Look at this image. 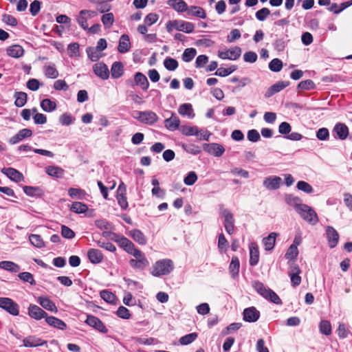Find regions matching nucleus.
I'll return each instance as SVG.
<instances>
[{"mask_svg": "<svg viewBox=\"0 0 352 352\" xmlns=\"http://www.w3.org/2000/svg\"><path fill=\"white\" fill-rule=\"evenodd\" d=\"M85 322L90 327L94 328L97 331L102 333H107L108 332L107 328L105 327L104 323L97 317L88 315Z\"/></svg>", "mask_w": 352, "mask_h": 352, "instance_id": "9", "label": "nucleus"}, {"mask_svg": "<svg viewBox=\"0 0 352 352\" xmlns=\"http://www.w3.org/2000/svg\"><path fill=\"white\" fill-rule=\"evenodd\" d=\"M220 214L224 218V227L229 234H232L234 231V219L233 214L223 206H220Z\"/></svg>", "mask_w": 352, "mask_h": 352, "instance_id": "7", "label": "nucleus"}, {"mask_svg": "<svg viewBox=\"0 0 352 352\" xmlns=\"http://www.w3.org/2000/svg\"><path fill=\"white\" fill-rule=\"evenodd\" d=\"M0 308L6 310L10 314L16 316L19 314V306L10 298H0Z\"/></svg>", "mask_w": 352, "mask_h": 352, "instance_id": "5", "label": "nucleus"}, {"mask_svg": "<svg viewBox=\"0 0 352 352\" xmlns=\"http://www.w3.org/2000/svg\"><path fill=\"white\" fill-rule=\"evenodd\" d=\"M285 200L287 204L289 206H293L296 212L300 209V206H302L303 204H302L301 199L296 196H294L293 195H286L285 197Z\"/></svg>", "mask_w": 352, "mask_h": 352, "instance_id": "38", "label": "nucleus"}, {"mask_svg": "<svg viewBox=\"0 0 352 352\" xmlns=\"http://www.w3.org/2000/svg\"><path fill=\"white\" fill-rule=\"evenodd\" d=\"M196 54L197 50L195 48H187L183 52L182 58L184 62L188 63L194 58Z\"/></svg>", "mask_w": 352, "mask_h": 352, "instance_id": "49", "label": "nucleus"}, {"mask_svg": "<svg viewBox=\"0 0 352 352\" xmlns=\"http://www.w3.org/2000/svg\"><path fill=\"white\" fill-rule=\"evenodd\" d=\"M164 65L167 70L174 71L178 67V62L171 57H166L164 61Z\"/></svg>", "mask_w": 352, "mask_h": 352, "instance_id": "51", "label": "nucleus"}, {"mask_svg": "<svg viewBox=\"0 0 352 352\" xmlns=\"http://www.w3.org/2000/svg\"><path fill=\"white\" fill-rule=\"evenodd\" d=\"M24 49L19 45H12L6 49V53L8 56L19 58L23 56Z\"/></svg>", "mask_w": 352, "mask_h": 352, "instance_id": "22", "label": "nucleus"}, {"mask_svg": "<svg viewBox=\"0 0 352 352\" xmlns=\"http://www.w3.org/2000/svg\"><path fill=\"white\" fill-rule=\"evenodd\" d=\"M204 149L210 154L216 157H221L225 151L223 146L217 143L206 144Z\"/></svg>", "mask_w": 352, "mask_h": 352, "instance_id": "19", "label": "nucleus"}, {"mask_svg": "<svg viewBox=\"0 0 352 352\" xmlns=\"http://www.w3.org/2000/svg\"><path fill=\"white\" fill-rule=\"evenodd\" d=\"M68 194L72 199H82L86 192L80 188H70L68 190Z\"/></svg>", "mask_w": 352, "mask_h": 352, "instance_id": "47", "label": "nucleus"}, {"mask_svg": "<svg viewBox=\"0 0 352 352\" xmlns=\"http://www.w3.org/2000/svg\"><path fill=\"white\" fill-rule=\"evenodd\" d=\"M41 107L44 111L52 112L56 109V104L55 102L46 98L41 100Z\"/></svg>", "mask_w": 352, "mask_h": 352, "instance_id": "46", "label": "nucleus"}, {"mask_svg": "<svg viewBox=\"0 0 352 352\" xmlns=\"http://www.w3.org/2000/svg\"><path fill=\"white\" fill-rule=\"evenodd\" d=\"M240 263L236 256H233L230 262L229 270L233 278H235L239 272Z\"/></svg>", "mask_w": 352, "mask_h": 352, "instance_id": "45", "label": "nucleus"}, {"mask_svg": "<svg viewBox=\"0 0 352 352\" xmlns=\"http://www.w3.org/2000/svg\"><path fill=\"white\" fill-rule=\"evenodd\" d=\"M14 98H15L14 104L18 107H22L27 102L28 95L23 91H16Z\"/></svg>", "mask_w": 352, "mask_h": 352, "instance_id": "40", "label": "nucleus"}, {"mask_svg": "<svg viewBox=\"0 0 352 352\" xmlns=\"http://www.w3.org/2000/svg\"><path fill=\"white\" fill-rule=\"evenodd\" d=\"M173 262L170 259H161L154 263L151 274L154 276L167 275L173 270Z\"/></svg>", "mask_w": 352, "mask_h": 352, "instance_id": "1", "label": "nucleus"}, {"mask_svg": "<svg viewBox=\"0 0 352 352\" xmlns=\"http://www.w3.org/2000/svg\"><path fill=\"white\" fill-rule=\"evenodd\" d=\"M276 236V232H271L267 237L263 238V244L266 251H270L274 248Z\"/></svg>", "mask_w": 352, "mask_h": 352, "instance_id": "32", "label": "nucleus"}, {"mask_svg": "<svg viewBox=\"0 0 352 352\" xmlns=\"http://www.w3.org/2000/svg\"><path fill=\"white\" fill-rule=\"evenodd\" d=\"M2 173L15 182H19L24 179L21 173L13 168H3L1 170Z\"/></svg>", "mask_w": 352, "mask_h": 352, "instance_id": "16", "label": "nucleus"}, {"mask_svg": "<svg viewBox=\"0 0 352 352\" xmlns=\"http://www.w3.org/2000/svg\"><path fill=\"white\" fill-rule=\"evenodd\" d=\"M19 278L24 282L29 283L32 285H36V282L34 279L32 274L30 272H21L18 275Z\"/></svg>", "mask_w": 352, "mask_h": 352, "instance_id": "61", "label": "nucleus"}, {"mask_svg": "<svg viewBox=\"0 0 352 352\" xmlns=\"http://www.w3.org/2000/svg\"><path fill=\"white\" fill-rule=\"evenodd\" d=\"M282 179L278 176L266 177L263 181V186L268 190H276L280 188Z\"/></svg>", "mask_w": 352, "mask_h": 352, "instance_id": "17", "label": "nucleus"}, {"mask_svg": "<svg viewBox=\"0 0 352 352\" xmlns=\"http://www.w3.org/2000/svg\"><path fill=\"white\" fill-rule=\"evenodd\" d=\"M124 74V67L121 62H115L111 68V74L113 78H118Z\"/></svg>", "mask_w": 352, "mask_h": 352, "instance_id": "37", "label": "nucleus"}, {"mask_svg": "<svg viewBox=\"0 0 352 352\" xmlns=\"http://www.w3.org/2000/svg\"><path fill=\"white\" fill-rule=\"evenodd\" d=\"M167 4L178 12H187L188 6L184 0H168Z\"/></svg>", "mask_w": 352, "mask_h": 352, "instance_id": "24", "label": "nucleus"}, {"mask_svg": "<svg viewBox=\"0 0 352 352\" xmlns=\"http://www.w3.org/2000/svg\"><path fill=\"white\" fill-rule=\"evenodd\" d=\"M70 210L75 213L82 214L88 210V206L84 203L75 201L72 204Z\"/></svg>", "mask_w": 352, "mask_h": 352, "instance_id": "44", "label": "nucleus"}, {"mask_svg": "<svg viewBox=\"0 0 352 352\" xmlns=\"http://www.w3.org/2000/svg\"><path fill=\"white\" fill-rule=\"evenodd\" d=\"M197 180V175L194 171H190L184 177V182L187 186L193 185Z\"/></svg>", "mask_w": 352, "mask_h": 352, "instance_id": "62", "label": "nucleus"}, {"mask_svg": "<svg viewBox=\"0 0 352 352\" xmlns=\"http://www.w3.org/2000/svg\"><path fill=\"white\" fill-rule=\"evenodd\" d=\"M46 173L51 177L60 178L64 175V170L59 166H49L46 167Z\"/></svg>", "mask_w": 352, "mask_h": 352, "instance_id": "39", "label": "nucleus"}, {"mask_svg": "<svg viewBox=\"0 0 352 352\" xmlns=\"http://www.w3.org/2000/svg\"><path fill=\"white\" fill-rule=\"evenodd\" d=\"M28 316L36 320H40L42 318H45L47 314L40 307L36 305L30 304L28 308Z\"/></svg>", "mask_w": 352, "mask_h": 352, "instance_id": "12", "label": "nucleus"}, {"mask_svg": "<svg viewBox=\"0 0 352 352\" xmlns=\"http://www.w3.org/2000/svg\"><path fill=\"white\" fill-rule=\"evenodd\" d=\"M283 67V63L278 58H274L269 63V68L271 71L278 72L281 70Z\"/></svg>", "mask_w": 352, "mask_h": 352, "instance_id": "57", "label": "nucleus"}, {"mask_svg": "<svg viewBox=\"0 0 352 352\" xmlns=\"http://www.w3.org/2000/svg\"><path fill=\"white\" fill-rule=\"evenodd\" d=\"M289 81H279L271 87H270L266 91L265 94V98H270L275 94L280 91L287 86H289Z\"/></svg>", "mask_w": 352, "mask_h": 352, "instance_id": "15", "label": "nucleus"}, {"mask_svg": "<svg viewBox=\"0 0 352 352\" xmlns=\"http://www.w3.org/2000/svg\"><path fill=\"white\" fill-rule=\"evenodd\" d=\"M298 213L306 221L312 225L317 223L318 219L316 212L309 206L304 204L300 206Z\"/></svg>", "mask_w": 352, "mask_h": 352, "instance_id": "4", "label": "nucleus"}, {"mask_svg": "<svg viewBox=\"0 0 352 352\" xmlns=\"http://www.w3.org/2000/svg\"><path fill=\"white\" fill-rule=\"evenodd\" d=\"M39 305L46 310L56 313L58 309L55 303L46 296H39L37 298Z\"/></svg>", "mask_w": 352, "mask_h": 352, "instance_id": "20", "label": "nucleus"}, {"mask_svg": "<svg viewBox=\"0 0 352 352\" xmlns=\"http://www.w3.org/2000/svg\"><path fill=\"white\" fill-rule=\"evenodd\" d=\"M93 71L94 74L102 80H107L109 77V71L106 65L102 62L96 63L93 65Z\"/></svg>", "mask_w": 352, "mask_h": 352, "instance_id": "13", "label": "nucleus"}, {"mask_svg": "<svg viewBox=\"0 0 352 352\" xmlns=\"http://www.w3.org/2000/svg\"><path fill=\"white\" fill-rule=\"evenodd\" d=\"M165 126L169 131H175L179 128L180 120L175 114L172 113L169 118L165 120Z\"/></svg>", "mask_w": 352, "mask_h": 352, "instance_id": "26", "label": "nucleus"}, {"mask_svg": "<svg viewBox=\"0 0 352 352\" xmlns=\"http://www.w3.org/2000/svg\"><path fill=\"white\" fill-rule=\"evenodd\" d=\"M241 54V50L239 47H234L226 51H219L218 56L221 59L236 60Z\"/></svg>", "mask_w": 352, "mask_h": 352, "instance_id": "10", "label": "nucleus"}, {"mask_svg": "<svg viewBox=\"0 0 352 352\" xmlns=\"http://www.w3.org/2000/svg\"><path fill=\"white\" fill-rule=\"evenodd\" d=\"M296 187L298 190L306 193H311L314 191L313 187L307 182L300 181L297 183Z\"/></svg>", "mask_w": 352, "mask_h": 352, "instance_id": "59", "label": "nucleus"}, {"mask_svg": "<svg viewBox=\"0 0 352 352\" xmlns=\"http://www.w3.org/2000/svg\"><path fill=\"white\" fill-rule=\"evenodd\" d=\"M298 255V248L296 245H291L285 255V258L289 260L294 261L297 258Z\"/></svg>", "mask_w": 352, "mask_h": 352, "instance_id": "50", "label": "nucleus"}, {"mask_svg": "<svg viewBox=\"0 0 352 352\" xmlns=\"http://www.w3.org/2000/svg\"><path fill=\"white\" fill-rule=\"evenodd\" d=\"M97 15V12L95 11L82 10L80 12L79 15L77 17V22L79 25L84 30L88 29V24L87 23V19H91Z\"/></svg>", "mask_w": 352, "mask_h": 352, "instance_id": "11", "label": "nucleus"}, {"mask_svg": "<svg viewBox=\"0 0 352 352\" xmlns=\"http://www.w3.org/2000/svg\"><path fill=\"white\" fill-rule=\"evenodd\" d=\"M29 240L32 245L38 248L45 247V243L38 234H32L29 236Z\"/></svg>", "mask_w": 352, "mask_h": 352, "instance_id": "48", "label": "nucleus"}, {"mask_svg": "<svg viewBox=\"0 0 352 352\" xmlns=\"http://www.w3.org/2000/svg\"><path fill=\"white\" fill-rule=\"evenodd\" d=\"M316 138L319 140L325 141L329 138V132L327 128H320L316 132Z\"/></svg>", "mask_w": 352, "mask_h": 352, "instance_id": "64", "label": "nucleus"}, {"mask_svg": "<svg viewBox=\"0 0 352 352\" xmlns=\"http://www.w3.org/2000/svg\"><path fill=\"white\" fill-rule=\"evenodd\" d=\"M195 25L191 22L178 21L177 20L169 21L166 24V30L168 32L173 30L182 31L186 33H192L194 31Z\"/></svg>", "mask_w": 352, "mask_h": 352, "instance_id": "2", "label": "nucleus"}, {"mask_svg": "<svg viewBox=\"0 0 352 352\" xmlns=\"http://www.w3.org/2000/svg\"><path fill=\"white\" fill-rule=\"evenodd\" d=\"M133 116L139 122L148 125H153L158 120V116L157 114L151 111H134Z\"/></svg>", "mask_w": 352, "mask_h": 352, "instance_id": "3", "label": "nucleus"}, {"mask_svg": "<svg viewBox=\"0 0 352 352\" xmlns=\"http://www.w3.org/2000/svg\"><path fill=\"white\" fill-rule=\"evenodd\" d=\"M315 84L311 80H305L300 82L298 85V89L311 90L314 89Z\"/></svg>", "mask_w": 352, "mask_h": 352, "instance_id": "60", "label": "nucleus"}, {"mask_svg": "<svg viewBox=\"0 0 352 352\" xmlns=\"http://www.w3.org/2000/svg\"><path fill=\"white\" fill-rule=\"evenodd\" d=\"M45 321L50 326L57 328L58 329L64 330L67 327V325L64 321L54 316H47L45 318Z\"/></svg>", "mask_w": 352, "mask_h": 352, "instance_id": "27", "label": "nucleus"}, {"mask_svg": "<svg viewBox=\"0 0 352 352\" xmlns=\"http://www.w3.org/2000/svg\"><path fill=\"white\" fill-rule=\"evenodd\" d=\"M111 239L117 242L128 254L133 255L135 252L136 253L140 250L135 248L130 240L124 236H119L118 234H113V237Z\"/></svg>", "mask_w": 352, "mask_h": 352, "instance_id": "6", "label": "nucleus"}, {"mask_svg": "<svg viewBox=\"0 0 352 352\" xmlns=\"http://www.w3.org/2000/svg\"><path fill=\"white\" fill-rule=\"evenodd\" d=\"M86 52L89 58L93 62L98 60L103 55L100 50L94 47H87Z\"/></svg>", "mask_w": 352, "mask_h": 352, "instance_id": "42", "label": "nucleus"}, {"mask_svg": "<svg viewBox=\"0 0 352 352\" xmlns=\"http://www.w3.org/2000/svg\"><path fill=\"white\" fill-rule=\"evenodd\" d=\"M250 265H256L259 260V251L258 246L255 243H251L250 245Z\"/></svg>", "mask_w": 352, "mask_h": 352, "instance_id": "28", "label": "nucleus"}, {"mask_svg": "<svg viewBox=\"0 0 352 352\" xmlns=\"http://www.w3.org/2000/svg\"><path fill=\"white\" fill-rule=\"evenodd\" d=\"M100 297L106 302L113 304L116 302V296L108 290H102L100 293Z\"/></svg>", "mask_w": 352, "mask_h": 352, "instance_id": "52", "label": "nucleus"}, {"mask_svg": "<svg viewBox=\"0 0 352 352\" xmlns=\"http://www.w3.org/2000/svg\"><path fill=\"white\" fill-rule=\"evenodd\" d=\"M178 112L180 115L187 116L189 118H193L195 117L192 106L190 103L181 104L178 109Z\"/></svg>", "mask_w": 352, "mask_h": 352, "instance_id": "36", "label": "nucleus"}, {"mask_svg": "<svg viewBox=\"0 0 352 352\" xmlns=\"http://www.w3.org/2000/svg\"><path fill=\"white\" fill-rule=\"evenodd\" d=\"M23 346L25 347H36L47 344V342L35 336H29L23 340Z\"/></svg>", "mask_w": 352, "mask_h": 352, "instance_id": "18", "label": "nucleus"}, {"mask_svg": "<svg viewBox=\"0 0 352 352\" xmlns=\"http://www.w3.org/2000/svg\"><path fill=\"white\" fill-rule=\"evenodd\" d=\"M252 287L263 298H266L267 294L270 289L266 287L264 284L259 281H254L252 283Z\"/></svg>", "mask_w": 352, "mask_h": 352, "instance_id": "41", "label": "nucleus"}, {"mask_svg": "<svg viewBox=\"0 0 352 352\" xmlns=\"http://www.w3.org/2000/svg\"><path fill=\"white\" fill-rule=\"evenodd\" d=\"M130 236L137 243L140 245H145L147 242L145 235L138 229H134L130 231Z\"/></svg>", "mask_w": 352, "mask_h": 352, "instance_id": "35", "label": "nucleus"}, {"mask_svg": "<svg viewBox=\"0 0 352 352\" xmlns=\"http://www.w3.org/2000/svg\"><path fill=\"white\" fill-rule=\"evenodd\" d=\"M43 72L48 78L55 79L58 76V72L54 63L45 64L43 66Z\"/></svg>", "mask_w": 352, "mask_h": 352, "instance_id": "31", "label": "nucleus"}, {"mask_svg": "<svg viewBox=\"0 0 352 352\" xmlns=\"http://www.w3.org/2000/svg\"><path fill=\"white\" fill-rule=\"evenodd\" d=\"M326 232L329 247L331 248H335L337 245L339 240V234L338 232L333 227L327 226Z\"/></svg>", "mask_w": 352, "mask_h": 352, "instance_id": "21", "label": "nucleus"}, {"mask_svg": "<svg viewBox=\"0 0 352 352\" xmlns=\"http://www.w3.org/2000/svg\"><path fill=\"white\" fill-rule=\"evenodd\" d=\"M321 333L329 336L331 333V326L328 320H322L319 325Z\"/></svg>", "mask_w": 352, "mask_h": 352, "instance_id": "56", "label": "nucleus"}, {"mask_svg": "<svg viewBox=\"0 0 352 352\" xmlns=\"http://www.w3.org/2000/svg\"><path fill=\"white\" fill-rule=\"evenodd\" d=\"M101 21L106 28H110L114 23V16L109 12L102 15Z\"/></svg>", "mask_w": 352, "mask_h": 352, "instance_id": "53", "label": "nucleus"}, {"mask_svg": "<svg viewBox=\"0 0 352 352\" xmlns=\"http://www.w3.org/2000/svg\"><path fill=\"white\" fill-rule=\"evenodd\" d=\"M0 268L10 272L16 273L21 268L16 263L10 261H3L0 262Z\"/></svg>", "mask_w": 352, "mask_h": 352, "instance_id": "34", "label": "nucleus"}, {"mask_svg": "<svg viewBox=\"0 0 352 352\" xmlns=\"http://www.w3.org/2000/svg\"><path fill=\"white\" fill-rule=\"evenodd\" d=\"M243 320L248 322H254L260 317V312L254 307H250L243 310Z\"/></svg>", "mask_w": 352, "mask_h": 352, "instance_id": "14", "label": "nucleus"}, {"mask_svg": "<svg viewBox=\"0 0 352 352\" xmlns=\"http://www.w3.org/2000/svg\"><path fill=\"white\" fill-rule=\"evenodd\" d=\"M218 248L222 252H226L228 248V242L223 234H220L219 235Z\"/></svg>", "mask_w": 352, "mask_h": 352, "instance_id": "58", "label": "nucleus"}, {"mask_svg": "<svg viewBox=\"0 0 352 352\" xmlns=\"http://www.w3.org/2000/svg\"><path fill=\"white\" fill-rule=\"evenodd\" d=\"M333 131L336 133L339 139L345 140L349 135V129L347 126L343 123H338L335 125Z\"/></svg>", "mask_w": 352, "mask_h": 352, "instance_id": "29", "label": "nucleus"}, {"mask_svg": "<svg viewBox=\"0 0 352 352\" xmlns=\"http://www.w3.org/2000/svg\"><path fill=\"white\" fill-rule=\"evenodd\" d=\"M87 256L91 263L94 264L100 263L103 259V254L98 249H90L87 252Z\"/></svg>", "mask_w": 352, "mask_h": 352, "instance_id": "25", "label": "nucleus"}, {"mask_svg": "<svg viewBox=\"0 0 352 352\" xmlns=\"http://www.w3.org/2000/svg\"><path fill=\"white\" fill-rule=\"evenodd\" d=\"M131 48V42L129 36L127 34H122L119 40L118 51L124 54L129 51Z\"/></svg>", "mask_w": 352, "mask_h": 352, "instance_id": "23", "label": "nucleus"}, {"mask_svg": "<svg viewBox=\"0 0 352 352\" xmlns=\"http://www.w3.org/2000/svg\"><path fill=\"white\" fill-rule=\"evenodd\" d=\"M197 338V333H191L180 338L179 343L182 345H187L194 342Z\"/></svg>", "mask_w": 352, "mask_h": 352, "instance_id": "55", "label": "nucleus"}, {"mask_svg": "<svg viewBox=\"0 0 352 352\" xmlns=\"http://www.w3.org/2000/svg\"><path fill=\"white\" fill-rule=\"evenodd\" d=\"M187 15L197 16L201 19H206V14L205 10L199 6H190L187 10Z\"/></svg>", "mask_w": 352, "mask_h": 352, "instance_id": "33", "label": "nucleus"}, {"mask_svg": "<svg viewBox=\"0 0 352 352\" xmlns=\"http://www.w3.org/2000/svg\"><path fill=\"white\" fill-rule=\"evenodd\" d=\"M134 81L136 85H140L143 90L148 88L149 82L144 74L141 72H137L134 76Z\"/></svg>", "mask_w": 352, "mask_h": 352, "instance_id": "30", "label": "nucleus"}, {"mask_svg": "<svg viewBox=\"0 0 352 352\" xmlns=\"http://www.w3.org/2000/svg\"><path fill=\"white\" fill-rule=\"evenodd\" d=\"M95 225L100 230H109L113 228L112 225L104 219H98L95 221Z\"/></svg>", "mask_w": 352, "mask_h": 352, "instance_id": "63", "label": "nucleus"}, {"mask_svg": "<svg viewBox=\"0 0 352 352\" xmlns=\"http://www.w3.org/2000/svg\"><path fill=\"white\" fill-rule=\"evenodd\" d=\"M24 192L30 197H41L43 190L39 187L25 186L23 187Z\"/></svg>", "mask_w": 352, "mask_h": 352, "instance_id": "43", "label": "nucleus"}, {"mask_svg": "<svg viewBox=\"0 0 352 352\" xmlns=\"http://www.w3.org/2000/svg\"><path fill=\"white\" fill-rule=\"evenodd\" d=\"M236 69V67L234 65L231 66L228 68L220 67V68L217 69V70L214 73V75L219 76L221 77H225V76L230 75L232 72H234Z\"/></svg>", "mask_w": 352, "mask_h": 352, "instance_id": "54", "label": "nucleus"}, {"mask_svg": "<svg viewBox=\"0 0 352 352\" xmlns=\"http://www.w3.org/2000/svg\"><path fill=\"white\" fill-rule=\"evenodd\" d=\"M133 256L135 258V259L132 258L129 261L130 265L133 268L142 270L148 266V261L140 250L136 252V253L135 252Z\"/></svg>", "mask_w": 352, "mask_h": 352, "instance_id": "8", "label": "nucleus"}]
</instances>
